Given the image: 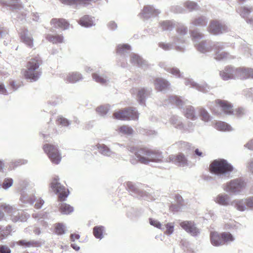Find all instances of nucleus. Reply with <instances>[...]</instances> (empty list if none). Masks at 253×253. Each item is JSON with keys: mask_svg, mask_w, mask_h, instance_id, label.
I'll list each match as a JSON object with an SVG mask.
<instances>
[{"mask_svg": "<svg viewBox=\"0 0 253 253\" xmlns=\"http://www.w3.org/2000/svg\"><path fill=\"white\" fill-rule=\"evenodd\" d=\"M55 233L58 235L64 234L65 233V227L62 223H58L55 228Z\"/></svg>", "mask_w": 253, "mask_h": 253, "instance_id": "60", "label": "nucleus"}, {"mask_svg": "<svg viewBox=\"0 0 253 253\" xmlns=\"http://www.w3.org/2000/svg\"><path fill=\"white\" fill-rule=\"evenodd\" d=\"M126 188L129 192H131L134 196L139 199L149 201L153 199L152 195L148 193L139 189L132 182L128 181L126 184Z\"/></svg>", "mask_w": 253, "mask_h": 253, "instance_id": "11", "label": "nucleus"}, {"mask_svg": "<svg viewBox=\"0 0 253 253\" xmlns=\"http://www.w3.org/2000/svg\"><path fill=\"white\" fill-rule=\"evenodd\" d=\"M214 127L221 131H230L232 130L231 126L221 121L216 122L214 125Z\"/></svg>", "mask_w": 253, "mask_h": 253, "instance_id": "47", "label": "nucleus"}, {"mask_svg": "<svg viewBox=\"0 0 253 253\" xmlns=\"http://www.w3.org/2000/svg\"><path fill=\"white\" fill-rule=\"evenodd\" d=\"M208 18L204 15H201L194 18L191 22V24L196 27H203L207 25Z\"/></svg>", "mask_w": 253, "mask_h": 253, "instance_id": "33", "label": "nucleus"}, {"mask_svg": "<svg viewBox=\"0 0 253 253\" xmlns=\"http://www.w3.org/2000/svg\"><path fill=\"white\" fill-rule=\"evenodd\" d=\"M247 209L253 208V197L245 198Z\"/></svg>", "mask_w": 253, "mask_h": 253, "instance_id": "63", "label": "nucleus"}, {"mask_svg": "<svg viewBox=\"0 0 253 253\" xmlns=\"http://www.w3.org/2000/svg\"><path fill=\"white\" fill-rule=\"evenodd\" d=\"M20 1H3L2 4L7 6L9 7V9L12 10H21L23 9V6L20 3Z\"/></svg>", "mask_w": 253, "mask_h": 253, "instance_id": "38", "label": "nucleus"}, {"mask_svg": "<svg viewBox=\"0 0 253 253\" xmlns=\"http://www.w3.org/2000/svg\"><path fill=\"white\" fill-rule=\"evenodd\" d=\"M180 244L183 247L184 251L187 253H195L194 250L189 247V243L185 240H182Z\"/></svg>", "mask_w": 253, "mask_h": 253, "instance_id": "57", "label": "nucleus"}, {"mask_svg": "<svg viewBox=\"0 0 253 253\" xmlns=\"http://www.w3.org/2000/svg\"><path fill=\"white\" fill-rule=\"evenodd\" d=\"M59 210L62 214H68L73 211L74 208L68 204L62 203L60 206Z\"/></svg>", "mask_w": 253, "mask_h": 253, "instance_id": "49", "label": "nucleus"}, {"mask_svg": "<svg viewBox=\"0 0 253 253\" xmlns=\"http://www.w3.org/2000/svg\"><path fill=\"white\" fill-rule=\"evenodd\" d=\"M93 18L89 15H84L81 18L78 23L83 27H90L94 25Z\"/></svg>", "mask_w": 253, "mask_h": 253, "instance_id": "34", "label": "nucleus"}, {"mask_svg": "<svg viewBox=\"0 0 253 253\" xmlns=\"http://www.w3.org/2000/svg\"><path fill=\"white\" fill-rule=\"evenodd\" d=\"M208 30L210 33L218 35L228 32L229 28L226 25L222 24L218 21L212 20L210 22Z\"/></svg>", "mask_w": 253, "mask_h": 253, "instance_id": "12", "label": "nucleus"}, {"mask_svg": "<svg viewBox=\"0 0 253 253\" xmlns=\"http://www.w3.org/2000/svg\"><path fill=\"white\" fill-rule=\"evenodd\" d=\"M246 183L243 179L239 178L226 183L223 189L226 192L234 194H239L245 188Z\"/></svg>", "mask_w": 253, "mask_h": 253, "instance_id": "6", "label": "nucleus"}, {"mask_svg": "<svg viewBox=\"0 0 253 253\" xmlns=\"http://www.w3.org/2000/svg\"><path fill=\"white\" fill-rule=\"evenodd\" d=\"M58 125L63 126H68L71 124V122L62 116H58L56 120Z\"/></svg>", "mask_w": 253, "mask_h": 253, "instance_id": "56", "label": "nucleus"}, {"mask_svg": "<svg viewBox=\"0 0 253 253\" xmlns=\"http://www.w3.org/2000/svg\"><path fill=\"white\" fill-rule=\"evenodd\" d=\"M216 107H219L224 113L228 115H231L233 113V106L230 103L225 100H216Z\"/></svg>", "mask_w": 253, "mask_h": 253, "instance_id": "22", "label": "nucleus"}, {"mask_svg": "<svg viewBox=\"0 0 253 253\" xmlns=\"http://www.w3.org/2000/svg\"><path fill=\"white\" fill-rule=\"evenodd\" d=\"M63 78L67 83L74 84L83 80L82 75L79 72H71L65 75Z\"/></svg>", "mask_w": 253, "mask_h": 253, "instance_id": "24", "label": "nucleus"}, {"mask_svg": "<svg viewBox=\"0 0 253 253\" xmlns=\"http://www.w3.org/2000/svg\"><path fill=\"white\" fill-rule=\"evenodd\" d=\"M167 71L176 78H182L183 77V73L181 72L179 69L176 67L170 68L169 69H167Z\"/></svg>", "mask_w": 253, "mask_h": 253, "instance_id": "50", "label": "nucleus"}, {"mask_svg": "<svg viewBox=\"0 0 253 253\" xmlns=\"http://www.w3.org/2000/svg\"><path fill=\"white\" fill-rule=\"evenodd\" d=\"M105 228L103 226H96L93 228V234L94 237L100 240L103 238V233Z\"/></svg>", "mask_w": 253, "mask_h": 253, "instance_id": "46", "label": "nucleus"}, {"mask_svg": "<svg viewBox=\"0 0 253 253\" xmlns=\"http://www.w3.org/2000/svg\"><path fill=\"white\" fill-rule=\"evenodd\" d=\"M180 226L187 232L193 236H197L200 234L199 229L191 221H183L180 223Z\"/></svg>", "mask_w": 253, "mask_h": 253, "instance_id": "18", "label": "nucleus"}, {"mask_svg": "<svg viewBox=\"0 0 253 253\" xmlns=\"http://www.w3.org/2000/svg\"><path fill=\"white\" fill-rule=\"evenodd\" d=\"M237 12L240 16L246 19L248 24L253 25V19L248 18L250 14L253 12V8L249 6H239L236 8Z\"/></svg>", "mask_w": 253, "mask_h": 253, "instance_id": "16", "label": "nucleus"}, {"mask_svg": "<svg viewBox=\"0 0 253 253\" xmlns=\"http://www.w3.org/2000/svg\"><path fill=\"white\" fill-rule=\"evenodd\" d=\"M190 34L195 46L201 42L200 40L204 37L203 34L199 32L198 30L191 31Z\"/></svg>", "mask_w": 253, "mask_h": 253, "instance_id": "42", "label": "nucleus"}, {"mask_svg": "<svg viewBox=\"0 0 253 253\" xmlns=\"http://www.w3.org/2000/svg\"><path fill=\"white\" fill-rule=\"evenodd\" d=\"M93 79L97 83L101 84H106L109 82V79L104 75H100L98 73H94L92 74Z\"/></svg>", "mask_w": 253, "mask_h": 253, "instance_id": "40", "label": "nucleus"}, {"mask_svg": "<svg viewBox=\"0 0 253 253\" xmlns=\"http://www.w3.org/2000/svg\"><path fill=\"white\" fill-rule=\"evenodd\" d=\"M50 23L55 28L58 27L63 30L68 29L70 25L68 22L64 19L53 18L51 20Z\"/></svg>", "mask_w": 253, "mask_h": 253, "instance_id": "30", "label": "nucleus"}, {"mask_svg": "<svg viewBox=\"0 0 253 253\" xmlns=\"http://www.w3.org/2000/svg\"><path fill=\"white\" fill-rule=\"evenodd\" d=\"M236 79L241 80L253 78V69L251 68H236Z\"/></svg>", "mask_w": 253, "mask_h": 253, "instance_id": "20", "label": "nucleus"}, {"mask_svg": "<svg viewBox=\"0 0 253 253\" xmlns=\"http://www.w3.org/2000/svg\"><path fill=\"white\" fill-rule=\"evenodd\" d=\"M115 118L122 120H137L139 118V114L135 108H125L118 112L114 113Z\"/></svg>", "mask_w": 253, "mask_h": 253, "instance_id": "9", "label": "nucleus"}, {"mask_svg": "<svg viewBox=\"0 0 253 253\" xmlns=\"http://www.w3.org/2000/svg\"><path fill=\"white\" fill-rule=\"evenodd\" d=\"M109 109L110 106L109 105H106L97 107L96 110L100 115L104 116L107 114Z\"/></svg>", "mask_w": 253, "mask_h": 253, "instance_id": "52", "label": "nucleus"}, {"mask_svg": "<svg viewBox=\"0 0 253 253\" xmlns=\"http://www.w3.org/2000/svg\"><path fill=\"white\" fill-rule=\"evenodd\" d=\"M184 84L187 86H189L196 88L199 91L206 92L208 91L210 89V87L207 84H199L195 82L193 79L190 78L185 79Z\"/></svg>", "mask_w": 253, "mask_h": 253, "instance_id": "21", "label": "nucleus"}, {"mask_svg": "<svg viewBox=\"0 0 253 253\" xmlns=\"http://www.w3.org/2000/svg\"><path fill=\"white\" fill-rule=\"evenodd\" d=\"M149 223L151 225L156 227L158 228L161 229L162 230L165 229V228H161V223L156 219L150 218H149Z\"/></svg>", "mask_w": 253, "mask_h": 253, "instance_id": "62", "label": "nucleus"}, {"mask_svg": "<svg viewBox=\"0 0 253 253\" xmlns=\"http://www.w3.org/2000/svg\"><path fill=\"white\" fill-rule=\"evenodd\" d=\"M130 51V46L127 44H119L117 46V53L124 57L126 56Z\"/></svg>", "mask_w": 253, "mask_h": 253, "instance_id": "39", "label": "nucleus"}, {"mask_svg": "<svg viewBox=\"0 0 253 253\" xmlns=\"http://www.w3.org/2000/svg\"><path fill=\"white\" fill-rule=\"evenodd\" d=\"M160 13V10L154 7L153 5H147L143 7L138 16L141 19L148 20L157 17Z\"/></svg>", "mask_w": 253, "mask_h": 253, "instance_id": "13", "label": "nucleus"}, {"mask_svg": "<svg viewBox=\"0 0 253 253\" xmlns=\"http://www.w3.org/2000/svg\"><path fill=\"white\" fill-rule=\"evenodd\" d=\"M176 32L180 36H185L187 33L188 29L184 25H179L176 29Z\"/></svg>", "mask_w": 253, "mask_h": 253, "instance_id": "59", "label": "nucleus"}, {"mask_svg": "<svg viewBox=\"0 0 253 253\" xmlns=\"http://www.w3.org/2000/svg\"><path fill=\"white\" fill-rule=\"evenodd\" d=\"M211 172L221 179L226 180L230 177L233 170V166L226 160H214L210 166Z\"/></svg>", "mask_w": 253, "mask_h": 253, "instance_id": "2", "label": "nucleus"}, {"mask_svg": "<svg viewBox=\"0 0 253 253\" xmlns=\"http://www.w3.org/2000/svg\"><path fill=\"white\" fill-rule=\"evenodd\" d=\"M244 93L246 97H252L253 100V88L244 91Z\"/></svg>", "mask_w": 253, "mask_h": 253, "instance_id": "64", "label": "nucleus"}, {"mask_svg": "<svg viewBox=\"0 0 253 253\" xmlns=\"http://www.w3.org/2000/svg\"><path fill=\"white\" fill-rule=\"evenodd\" d=\"M169 159L178 166L184 167L188 165L187 159L182 153H179L176 156H170Z\"/></svg>", "mask_w": 253, "mask_h": 253, "instance_id": "23", "label": "nucleus"}, {"mask_svg": "<svg viewBox=\"0 0 253 253\" xmlns=\"http://www.w3.org/2000/svg\"><path fill=\"white\" fill-rule=\"evenodd\" d=\"M214 201L216 203L221 206H227L231 205V198L225 193L218 194L215 197Z\"/></svg>", "mask_w": 253, "mask_h": 253, "instance_id": "28", "label": "nucleus"}, {"mask_svg": "<svg viewBox=\"0 0 253 253\" xmlns=\"http://www.w3.org/2000/svg\"><path fill=\"white\" fill-rule=\"evenodd\" d=\"M130 61L132 64L140 67L144 68L148 65L146 60H144L138 54L134 53L131 54Z\"/></svg>", "mask_w": 253, "mask_h": 253, "instance_id": "26", "label": "nucleus"}, {"mask_svg": "<svg viewBox=\"0 0 253 253\" xmlns=\"http://www.w3.org/2000/svg\"><path fill=\"white\" fill-rule=\"evenodd\" d=\"M42 60L39 57L31 59L27 65V70H25L24 76L26 79L31 82H36L40 78L42 74L40 66Z\"/></svg>", "mask_w": 253, "mask_h": 253, "instance_id": "4", "label": "nucleus"}, {"mask_svg": "<svg viewBox=\"0 0 253 253\" xmlns=\"http://www.w3.org/2000/svg\"><path fill=\"white\" fill-rule=\"evenodd\" d=\"M64 4L72 6L76 9H79L82 7L87 6L88 2L87 1H62Z\"/></svg>", "mask_w": 253, "mask_h": 253, "instance_id": "37", "label": "nucleus"}, {"mask_svg": "<svg viewBox=\"0 0 253 253\" xmlns=\"http://www.w3.org/2000/svg\"><path fill=\"white\" fill-rule=\"evenodd\" d=\"M236 69L233 67L227 66L222 71L220 72V76L224 81L236 79Z\"/></svg>", "mask_w": 253, "mask_h": 253, "instance_id": "17", "label": "nucleus"}, {"mask_svg": "<svg viewBox=\"0 0 253 253\" xmlns=\"http://www.w3.org/2000/svg\"><path fill=\"white\" fill-rule=\"evenodd\" d=\"M28 163V161L24 159H17L13 160L11 162L12 165H13L14 167H18L22 165L26 164Z\"/></svg>", "mask_w": 253, "mask_h": 253, "instance_id": "61", "label": "nucleus"}, {"mask_svg": "<svg viewBox=\"0 0 253 253\" xmlns=\"http://www.w3.org/2000/svg\"><path fill=\"white\" fill-rule=\"evenodd\" d=\"M152 91L151 88H141L139 89L137 92V100L139 104L144 105L146 96L150 94Z\"/></svg>", "mask_w": 253, "mask_h": 253, "instance_id": "27", "label": "nucleus"}, {"mask_svg": "<svg viewBox=\"0 0 253 253\" xmlns=\"http://www.w3.org/2000/svg\"><path fill=\"white\" fill-rule=\"evenodd\" d=\"M16 244L17 246H20L25 248L39 247L41 246V243L35 240L28 241L27 240H21L17 241Z\"/></svg>", "mask_w": 253, "mask_h": 253, "instance_id": "29", "label": "nucleus"}, {"mask_svg": "<svg viewBox=\"0 0 253 253\" xmlns=\"http://www.w3.org/2000/svg\"><path fill=\"white\" fill-rule=\"evenodd\" d=\"M185 6L190 11L198 10L200 7V6L193 1H187L185 3Z\"/></svg>", "mask_w": 253, "mask_h": 253, "instance_id": "53", "label": "nucleus"}, {"mask_svg": "<svg viewBox=\"0 0 253 253\" xmlns=\"http://www.w3.org/2000/svg\"><path fill=\"white\" fill-rule=\"evenodd\" d=\"M96 146L99 152L105 156L111 157L115 154V153L112 151L108 147L104 144H98Z\"/></svg>", "mask_w": 253, "mask_h": 253, "instance_id": "36", "label": "nucleus"}, {"mask_svg": "<svg viewBox=\"0 0 253 253\" xmlns=\"http://www.w3.org/2000/svg\"><path fill=\"white\" fill-rule=\"evenodd\" d=\"M13 180L11 178H5L1 184V188L4 190L8 189L13 184Z\"/></svg>", "mask_w": 253, "mask_h": 253, "instance_id": "54", "label": "nucleus"}, {"mask_svg": "<svg viewBox=\"0 0 253 253\" xmlns=\"http://www.w3.org/2000/svg\"><path fill=\"white\" fill-rule=\"evenodd\" d=\"M199 113L202 121L208 122L211 120V117L208 111L205 109H200Z\"/></svg>", "mask_w": 253, "mask_h": 253, "instance_id": "51", "label": "nucleus"}, {"mask_svg": "<svg viewBox=\"0 0 253 253\" xmlns=\"http://www.w3.org/2000/svg\"><path fill=\"white\" fill-rule=\"evenodd\" d=\"M195 124L188 121L186 125L184 124V128L182 129V132H191L194 130Z\"/></svg>", "mask_w": 253, "mask_h": 253, "instance_id": "55", "label": "nucleus"}, {"mask_svg": "<svg viewBox=\"0 0 253 253\" xmlns=\"http://www.w3.org/2000/svg\"><path fill=\"white\" fill-rule=\"evenodd\" d=\"M188 103V101L187 100L184 99L181 97L172 96L169 97L167 99H166L163 104L165 105L169 104L175 105L179 108L183 109L184 116L189 119L195 121L197 119L195 109L193 106L187 105Z\"/></svg>", "mask_w": 253, "mask_h": 253, "instance_id": "3", "label": "nucleus"}, {"mask_svg": "<svg viewBox=\"0 0 253 253\" xmlns=\"http://www.w3.org/2000/svg\"><path fill=\"white\" fill-rule=\"evenodd\" d=\"M21 39L22 42L29 47L33 46V38L29 34L28 30H25L21 33Z\"/></svg>", "mask_w": 253, "mask_h": 253, "instance_id": "35", "label": "nucleus"}, {"mask_svg": "<svg viewBox=\"0 0 253 253\" xmlns=\"http://www.w3.org/2000/svg\"><path fill=\"white\" fill-rule=\"evenodd\" d=\"M43 149L52 163L58 164L60 162L62 157L57 146L45 144L43 145Z\"/></svg>", "mask_w": 253, "mask_h": 253, "instance_id": "10", "label": "nucleus"}, {"mask_svg": "<svg viewBox=\"0 0 253 253\" xmlns=\"http://www.w3.org/2000/svg\"><path fill=\"white\" fill-rule=\"evenodd\" d=\"M245 198L242 199H236L231 202V205L237 210L244 211L247 210Z\"/></svg>", "mask_w": 253, "mask_h": 253, "instance_id": "31", "label": "nucleus"}, {"mask_svg": "<svg viewBox=\"0 0 253 253\" xmlns=\"http://www.w3.org/2000/svg\"><path fill=\"white\" fill-rule=\"evenodd\" d=\"M214 43L209 40L201 41L196 47L200 52L206 53L211 52L212 49H213Z\"/></svg>", "mask_w": 253, "mask_h": 253, "instance_id": "19", "label": "nucleus"}, {"mask_svg": "<svg viewBox=\"0 0 253 253\" xmlns=\"http://www.w3.org/2000/svg\"><path fill=\"white\" fill-rule=\"evenodd\" d=\"M185 40L182 38L175 37L173 39L172 42H160L159 43V47L165 51H169L172 49H175L180 52H184L185 49V46L184 45H179V43H183Z\"/></svg>", "mask_w": 253, "mask_h": 253, "instance_id": "7", "label": "nucleus"}, {"mask_svg": "<svg viewBox=\"0 0 253 253\" xmlns=\"http://www.w3.org/2000/svg\"><path fill=\"white\" fill-rule=\"evenodd\" d=\"M12 231V226L10 225H8L4 228L0 225V241H2L7 238L8 235H10Z\"/></svg>", "mask_w": 253, "mask_h": 253, "instance_id": "43", "label": "nucleus"}, {"mask_svg": "<svg viewBox=\"0 0 253 253\" xmlns=\"http://www.w3.org/2000/svg\"><path fill=\"white\" fill-rule=\"evenodd\" d=\"M58 176L54 177L50 183V188L56 194H58V199L61 201H64L68 197L69 191L65 186L62 185L59 182Z\"/></svg>", "mask_w": 253, "mask_h": 253, "instance_id": "8", "label": "nucleus"}, {"mask_svg": "<svg viewBox=\"0 0 253 253\" xmlns=\"http://www.w3.org/2000/svg\"><path fill=\"white\" fill-rule=\"evenodd\" d=\"M170 122L175 128L182 131V129L184 128V124L182 118L177 116H172L170 118Z\"/></svg>", "mask_w": 253, "mask_h": 253, "instance_id": "32", "label": "nucleus"}, {"mask_svg": "<svg viewBox=\"0 0 253 253\" xmlns=\"http://www.w3.org/2000/svg\"><path fill=\"white\" fill-rule=\"evenodd\" d=\"M154 84L156 89L159 91H165L169 88L170 83L167 80L158 78L154 81Z\"/></svg>", "mask_w": 253, "mask_h": 253, "instance_id": "25", "label": "nucleus"}, {"mask_svg": "<svg viewBox=\"0 0 253 253\" xmlns=\"http://www.w3.org/2000/svg\"><path fill=\"white\" fill-rule=\"evenodd\" d=\"M224 44L223 42H216L213 45V49L215 51L214 58L217 60L230 58L228 53L222 50L224 47Z\"/></svg>", "mask_w": 253, "mask_h": 253, "instance_id": "15", "label": "nucleus"}, {"mask_svg": "<svg viewBox=\"0 0 253 253\" xmlns=\"http://www.w3.org/2000/svg\"><path fill=\"white\" fill-rule=\"evenodd\" d=\"M135 159H131L130 163L135 165L138 162L144 165L150 162L159 163L163 158L162 153L157 150H151L147 148H140L135 153Z\"/></svg>", "mask_w": 253, "mask_h": 253, "instance_id": "1", "label": "nucleus"}, {"mask_svg": "<svg viewBox=\"0 0 253 253\" xmlns=\"http://www.w3.org/2000/svg\"><path fill=\"white\" fill-rule=\"evenodd\" d=\"M160 26L163 31H172L175 26V22L173 21L166 20L160 23Z\"/></svg>", "mask_w": 253, "mask_h": 253, "instance_id": "41", "label": "nucleus"}, {"mask_svg": "<svg viewBox=\"0 0 253 253\" xmlns=\"http://www.w3.org/2000/svg\"><path fill=\"white\" fill-rule=\"evenodd\" d=\"M37 198L34 195H28L27 194H23L20 197V201L23 204H29L32 205L34 204Z\"/></svg>", "mask_w": 253, "mask_h": 253, "instance_id": "45", "label": "nucleus"}, {"mask_svg": "<svg viewBox=\"0 0 253 253\" xmlns=\"http://www.w3.org/2000/svg\"><path fill=\"white\" fill-rule=\"evenodd\" d=\"M118 132L121 134L129 135L133 133V129L128 126H120L118 129Z\"/></svg>", "mask_w": 253, "mask_h": 253, "instance_id": "48", "label": "nucleus"}, {"mask_svg": "<svg viewBox=\"0 0 253 253\" xmlns=\"http://www.w3.org/2000/svg\"><path fill=\"white\" fill-rule=\"evenodd\" d=\"M234 240V238L229 232H223L221 234L213 231L210 233V241L211 244L215 247L224 245L228 242Z\"/></svg>", "mask_w": 253, "mask_h": 253, "instance_id": "5", "label": "nucleus"}, {"mask_svg": "<svg viewBox=\"0 0 253 253\" xmlns=\"http://www.w3.org/2000/svg\"><path fill=\"white\" fill-rule=\"evenodd\" d=\"M45 38L53 43H62L64 40V37L61 35H52L48 34L46 36Z\"/></svg>", "mask_w": 253, "mask_h": 253, "instance_id": "44", "label": "nucleus"}, {"mask_svg": "<svg viewBox=\"0 0 253 253\" xmlns=\"http://www.w3.org/2000/svg\"><path fill=\"white\" fill-rule=\"evenodd\" d=\"M1 210L4 211V212L8 214L11 216V219L14 222L17 221L24 222L25 218H21L17 217V213H18V210L15 206H11L6 204H1L0 207Z\"/></svg>", "mask_w": 253, "mask_h": 253, "instance_id": "14", "label": "nucleus"}, {"mask_svg": "<svg viewBox=\"0 0 253 253\" xmlns=\"http://www.w3.org/2000/svg\"><path fill=\"white\" fill-rule=\"evenodd\" d=\"M166 231L165 233L170 235H171L174 230V223L172 222L168 223L165 225Z\"/></svg>", "mask_w": 253, "mask_h": 253, "instance_id": "58", "label": "nucleus"}]
</instances>
